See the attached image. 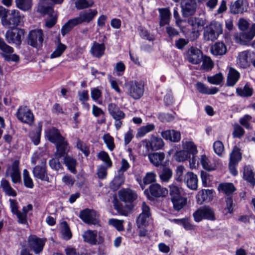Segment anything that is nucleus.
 <instances>
[{
	"label": "nucleus",
	"instance_id": "obj_53",
	"mask_svg": "<svg viewBox=\"0 0 255 255\" xmlns=\"http://www.w3.org/2000/svg\"><path fill=\"white\" fill-rule=\"evenodd\" d=\"M67 47L64 44L59 43L54 51L51 54L50 58L53 59L60 57L66 50Z\"/></svg>",
	"mask_w": 255,
	"mask_h": 255
},
{
	"label": "nucleus",
	"instance_id": "obj_34",
	"mask_svg": "<svg viewBox=\"0 0 255 255\" xmlns=\"http://www.w3.org/2000/svg\"><path fill=\"white\" fill-rule=\"evenodd\" d=\"M245 0H237L231 3L230 10L232 14H236L243 13L246 9L244 7V2Z\"/></svg>",
	"mask_w": 255,
	"mask_h": 255
},
{
	"label": "nucleus",
	"instance_id": "obj_56",
	"mask_svg": "<svg viewBox=\"0 0 255 255\" xmlns=\"http://www.w3.org/2000/svg\"><path fill=\"white\" fill-rule=\"evenodd\" d=\"M98 158L104 162L107 167H111L112 166V161L107 152L104 151H100L97 155Z\"/></svg>",
	"mask_w": 255,
	"mask_h": 255
},
{
	"label": "nucleus",
	"instance_id": "obj_10",
	"mask_svg": "<svg viewBox=\"0 0 255 255\" xmlns=\"http://www.w3.org/2000/svg\"><path fill=\"white\" fill-rule=\"evenodd\" d=\"M80 217L83 222L88 224L97 225L99 223V215L92 210H83L80 213Z\"/></svg>",
	"mask_w": 255,
	"mask_h": 255
},
{
	"label": "nucleus",
	"instance_id": "obj_27",
	"mask_svg": "<svg viewBox=\"0 0 255 255\" xmlns=\"http://www.w3.org/2000/svg\"><path fill=\"white\" fill-rule=\"evenodd\" d=\"M45 136L48 140L54 143L61 141L64 137L61 135L59 130L54 128L47 130L45 132Z\"/></svg>",
	"mask_w": 255,
	"mask_h": 255
},
{
	"label": "nucleus",
	"instance_id": "obj_50",
	"mask_svg": "<svg viewBox=\"0 0 255 255\" xmlns=\"http://www.w3.org/2000/svg\"><path fill=\"white\" fill-rule=\"evenodd\" d=\"M169 194L171 199L178 198L181 196V188L177 186L175 183H172L169 186Z\"/></svg>",
	"mask_w": 255,
	"mask_h": 255
},
{
	"label": "nucleus",
	"instance_id": "obj_20",
	"mask_svg": "<svg viewBox=\"0 0 255 255\" xmlns=\"http://www.w3.org/2000/svg\"><path fill=\"white\" fill-rule=\"evenodd\" d=\"M82 236L85 242L92 245L99 244L102 241L100 237H99V241L98 240V233L97 231H86L84 233Z\"/></svg>",
	"mask_w": 255,
	"mask_h": 255
},
{
	"label": "nucleus",
	"instance_id": "obj_47",
	"mask_svg": "<svg viewBox=\"0 0 255 255\" xmlns=\"http://www.w3.org/2000/svg\"><path fill=\"white\" fill-rule=\"evenodd\" d=\"M241 159L242 154L240 149L238 147L235 146L230 154L229 162L238 164Z\"/></svg>",
	"mask_w": 255,
	"mask_h": 255
},
{
	"label": "nucleus",
	"instance_id": "obj_19",
	"mask_svg": "<svg viewBox=\"0 0 255 255\" xmlns=\"http://www.w3.org/2000/svg\"><path fill=\"white\" fill-rule=\"evenodd\" d=\"M120 200L126 203H131L135 200L137 195L134 192L129 189H124L119 192Z\"/></svg>",
	"mask_w": 255,
	"mask_h": 255
},
{
	"label": "nucleus",
	"instance_id": "obj_33",
	"mask_svg": "<svg viewBox=\"0 0 255 255\" xmlns=\"http://www.w3.org/2000/svg\"><path fill=\"white\" fill-rule=\"evenodd\" d=\"M56 144V156L58 157L63 156L69 151V146L67 141L64 137L61 141H59Z\"/></svg>",
	"mask_w": 255,
	"mask_h": 255
},
{
	"label": "nucleus",
	"instance_id": "obj_6",
	"mask_svg": "<svg viewBox=\"0 0 255 255\" xmlns=\"http://www.w3.org/2000/svg\"><path fill=\"white\" fill-rule=\"evenodd\" d=\"M141 210V213L136 220V224L138 228L146 227L148 225L151 216L150 208L145 202H143L142 204Z\"/></svg>",
	"mask_w": 255,
	"mask_h": 255
},
{
	"label": "nucleus",
	"instance_id": "obj_36",
	"mask_svg": "<svg viewBox=\"0 0 255 255\" xmlns=\"http://www.w3.org/2000/svg\"><path fill=\"white\" fill-rule=\"evenodd\" d=\"M148 141L151 147V150H159L164 145V141L161 138L154 135H152Z\"/></svg>",
	"mask_w": 255,
	"mask_h": 255
},
{
	"label": "nucleus",
	"instance_id": "obj_59",
	"mask_svg": "<svg viewBox=\"0 0 255 255\" xmlns=\"http://www.w3.org/2000/svg\"><path fill=\"white\" fill-rule=\"evenodd\" d=\"M124 220H118L116 219H110L108 221V224L115 227L119 231H124V227L123 226Z\"/></svg>",
	"mask_w": 255,
	"mask_h": 255
},
{
	"label": "nucleus",
	"instance_id": "obj_52",
	"mask_svg": "<svg viewBox=\"0 0 255 255\" xmlns=\"http://www.w3.org/2000/svg\"><path fill=\"white\" fill-rule=\"evenodd\" d=\"M17 7L24 11L29 10L32 6L31 0H15Z\"/></svg>",
	"mask_w": 255,
	"mask_h": 255
},
{
	"label": "nucleus",
	"instance_id": "obj_35",
	"mask_svg": "<svg viewBox=\"0 0 255 255\" xmlns=\"http://www.w3.org/2000/svg\"><path fill=\"white\" fill-rule=\"evenodd\" d=\"M196 88L200 93L203 94L213 95L217 93L219 91L218 88L212 87L209 88L201 82H197L196 84Z\"/></svg>",
	"mask_w": 255,
	"mask_h": 255
},
{
	"label": "nucleus",
	"instance_id": "obj_2",
	"mask_svg": "<svg viewBox=\"0 0 255 255\" xmlns=\"http://www.w3.org/2000/svg\"><path fill=\"white\" fill-rule=\"evenodd\" d=\"M222 32V24L218 21H213L204 28V38L206 41H214Z\"/></svg>",
	"mask_w": 255,
	"mask_h": 255
},
{
	"label": "nucleus",
	"instance_id": "obj_18",
	"mask_svg": "<svg viewBox=\"0 0 255 255\" xmlns=\"http://www.w3.org/2000/svg\"><path fill=\"white\" fill-rule=\"evenodd\" d=\"M181 7L183 15L188 16L195 12L196 4L194 0H183L181 3Z\"/></svg>",
	"mask_w": 255,
	"mask_h": 255
},
{
	"label": "nucleus",
	"instance_id": "obj_60",
	"mask_svg": "<svg viewBox=\"0 0 255 255\" xmlns=\"http://www.w3.org/2000/svg\"><path fill=\"white\" fill-rule=\"evenodd\" d=\"M190 155L183 149L175 153V159L178 162L184 161L190 157Z\"/></svg>",
	"mask_w": 255,
	"mask_h": 255
},
{
	"label": "nucleus",
	"instance_id": "obj_26",
	"mask_svg": "<svg viewBox=\"0 0 255 255\" xmlns=\"http://www.w3.org/2000/svg\"><path fill=\"white\" fill-rule=\"evenodd\" d=\"M108 110L110 115L114 120L124 119L125 117V114L115 104H109Z\"/></svg>",
	"mask_w": 255,
	"mask_h": 255
},
{
	"label": "nucleus",
	"instance_id": "obj_29",
	"mask_svg": "<svg viewBox=\"0 0 255 255\" xmlns=\"http://www.w3.org/2000/svg\"><path fill=\"white\" fill-rule=\"evenodd\" d=\"M149 192L151 195L155 197L165 196L168 192L165 188L162 187L158 184H153L149 187Z\"/></svg>",
	"mask_w": 255,
	"mask_h": 255
},
{
	"label": "nucleus",
	"instance_id": "obj_45",
	"mask_svg": "<svg viewBox=\"0 0 255 255\" xmlns=\"http://www.w3.org/2000/svg\"><path fill=\"white\" fill-rule=\"evenodd\" d=\"M206 23L205 19L197 17H191L188 20V23L194 29L203 27Z\"/></svg>",
	"mask_w": 255,
	"mask_h": 255
},
{
	"label": "nucleus",
	"instance_id": "obj_32",
	"mask_svg": "<svg viewBox=\"0 0 255 255\" xmlns=\"http://www.w3.org/2000/svg\"><path fill=\"white\" fill-rule=\"evenodd\" d=\"M243 177L244 180L250 183L252 186L255 185V173L252 166L249 165L244 167Z\"/></svg>",
	"mask_w": 255,
	"mask_h": 255
},
{
	"label": "nucleus",
	"instance_id": "obj_13",
	"mask_svg": "<svg viewBox=\"0 0 255 255\" xmlns=\"http://www.w3.org/2000/svg\"><path fill=\"white\" fill-rule=\"evenodd\" d=\"M19 120L23 123L30 124L33 121V115L26 107H20L16 113Z\"/></svg>",
	"mask_w": 255,
	"mask_h": 255
},
{
	"label": "nucleus",
	"instance_id": "obj_1",
	"mask_svg": "<svg viewBox=\"0 0 255 255\" xmlns=\"http://www.w3.org/2000/svg\"><path fill=\"white\" fill-rule=\"evenodd\" d=\"M98 11L96 9H90L81 12L79 16L68 21L62 27L61 33L65 35L73 27L82 23H89L97 15Z\"/></svg>",
	"mask_w": 255,
	"mask_h": 255
},
{
	"label": "nucleus",
	"instance_id": "obj_62",
	"mask_svg": "<svg viewBox=\"0 0 255 255\" xmlns=\"http://www.w3.org/2000/svg\"><path fill=\"white\" fill-rule=\"evenodd\" d=\"M23 178L24 185L27 188H32L34 186L33 182L27 169L23 171Z\"/></svg>",
	"mask_w": 255,
	"mask_h": 255
},
{
	"label": "nucleus",
	"instance_id": "obj_44",
	"mask_svg": "<svg viewBox=\"0 0 255 255\" xmlns=\"http://www.w3.org/2000/svg\"><path fill=\"white\" fill-rule=\"evenodd\" d=\"M64 163L72 173L75 174L76 173L77 161L76 159L71 156H66L64 158Z\"/></svg>",
	"mask_w": 255,
	"mask_h": 255
},
{
	"label": "nucleus",
	"instance_id": "obj_4",
	"mask_svg": "<svg viewBox=\"0 0 255 255\" xmlns=\"http://www.w3.org/2000/svg\"><path fill=\"white\" fill-rule=\"evenodd\" d=\"M129 95L134 99H139L144 93V85L141 82L129 81L126 84Z\"/></svg>",
	"mask_w": 255,
	"mask_h": 255
},
{
	"label": "nucleus",
	"instance_id": "obj_25",
	"mask_svg": "<svg viewBox=\"0 0 255 255\" xmlns=\"http://www.w3.org/2000/svg\"><path fill=\"white\" fill-rule=\"evenodd\" d=\"M214 197V192L212 190L204 189L199 192L196 198L197 202L201 204L203 202H210Z\"/></svg>",
	"mask_w": 255,
	"mask_h": 255
},
{
	"label": "nucleus",
	"instance_id": "obj_24",
	"mask_svg": "<svg viewBox=\"0 0 255 255\" xmlns=\"http://www.w3.org/2000/svg\"><path fill=\"white\" fill-rule=\"evenodd\" d=\"M240 73L235 68L230 67L227 75L226 85L229 87L234 86L239 81Z\"/></svg>",
	"mask_w": 255,
	"mask_h": 255
},
{
	"label": "nucleus",
	"instance_id": "obj_55",
	"mask_svg": "<svg viewBox=\"0 0 255 255\" xmlns=\"http://www.w3.org/2000/svg\"><path fill=\"white\" fill-rule=\"evenodd\" d=\"M61 233L63 239L65 240H68L71 239L72 237V233L70 230V229L66 223L64 222L61 224Z\"/></svg>",
	"mask_w": 255,
	"mask_h": 255
},
{
	"label": "nucleus",
	"instance_id": "obj_46",
	"mask_svg": "<svg viewBox=\"0 0 255 255\" xmlns=\"http://www.w3.org/2000/svg\"><path fill=\"white\" fill-rule=\"evenodd\" d=\"M237 94L244 97H251L253 95V90L248 84H246L243 88L236 89Z\"/></svg>",
	"mask_w": 255,
	"mask_h": 255
},
{
	"label": "nucleus",
	"instance_id": "obj_8",
	"mask_svg": "<svg viewBox=\"0 0 255 255\" xmlns=\"http://www.w3.org/2000/svg\"><path fill=\"white\" fill-rule=\"evenodd\" d=\"M46 239L38 238L36 236H30L28 238V247L33 251L36 255L42 252L45 245Z\"/></svg>",
	"mask_w": 255,
	"mask_h": 255
},
{
	"label": "nucleus",
	"instance_id": "obj_9",
	"mask_svg": "<svg viewBox=\"0 0 255 255\" xmlns=\"http://www.w3.org/2000/svg\"><path fill=\"white\" fill-rule=\"evenodd\" d=\"M43 41V33L41 29L31 30L28 35V43L34 47H39L42 46Z\"/></svg>",
	"mask_w": 255,
	"mask_h": 255
},
{
	"label": "nucleus",
	"instance_id": "obj_40",
	"mask_svg": "<svg viewBox=\"0 0 255 255\" xmlns=\"http://www.w3.org/2000/svg\"><path fill=\"white\" fill-rule=\"evenodd\" d=\"M218 190L227 195H230L235 190L236 188L232 183H223L220 184L218 186Z\"/></svg>",
	"mask_w": 255,
	"mask_h": 255
},
{
	"label": "nucleus",
	"instance_id": "obj_15",
	"mask_svg": "<svg viewBox=\"0 0 255 255\" xmlns=\"http://www.w3.org/2000/svg\"><path fill=\"white\" fill-rule=\"evenodd\" d=\"M37 11L41 13L52 15V17L46 21L45 26L48 28H51L55 25L56 22L57 16L55 15H53V9L52 7L44 6L42 4H39L37 7Z\"/></svg>",
	"mask_w": 255,
	"mask_h": 255
},
{
	"label": "nucleus",
	"instance_id": "obj_37",
	"mask_svg": "<svg viewBox=\"0 0 255 255\" xmlns=\"http://www.w3.org/2000/svg\"><path fill=\"white\" fill-rule=\"evenodd\" d=\"M155 126L153 124H148L145 126H142L137 130L136 137L140 138L144 136L148 133L153 131Z\"/></svg>",
	"mask_w": 255,
	"mask_h": 255
},
{
	"label": "nucleus",
	"instance_id": "obj_43",
	"mask_svg": "<svg viewBox=\"0 0 255 255\" xmlns=\"http://www.w3.org/2000/svg\"><path fill=\"white\" fill-rule=\"evenodd\" d=\"M0 187L3 189L6 195L9 196L15 197L16 192L10 186L9 182L5 179H2L0 181Z\"/></svg>",
	"mask_w": 255,
	"mask_h": 255
},
{
	"label": "nucleus",
	"instance_id": "obj_30",
	"mask_svg": "<svg viewBox=\"0 0 255 255\" xmlns=\"http://www.w3.org/2000/svg\"><path fill=\"white\" fill-rule=\"evenodd\" d=\"M150 162L155 166L158 167L162 165L165 155L163 152H154L148 155Z\"/></svg>",
	"mask_w": 255,
	"mask_h": 255
},
{
	"label": "nucleus",
	"instance_id": "obj_22",
	"mask_svg": "<svg viewBox=\"0 0 255 255\" xmlns=\"http://www.w3.org/2000/svg\"><path fill=\"white\" fill-rule=\"evenodd\" d=\"M250 54L248 51L240 52L237 57V64L241 68H246L250 66Z\"/></svg>",
	"mask_w": 255,
	"mask_h": 255
},
{
	"label": "nucleus",
	"instance_id": "obj_28",
	"mask_svg": "<svg viewBox=\"0 0 255 255\" xmlns=\"http://www.w3.org/2000/svg\"><path fill=\"white\" fill-rule=\"evenodd\" d=\"M105 46L104 43H99L96 41L93 42L90 49V53L95 57L101 58L105 53Z\"/></svg>",
	"mask_w": 255,
	"mask_h": 255
},
{
	"label": "nucleus",
	"instance_id": "obj_12",
	"mask_svg": "<svg viewBox=\"0 0 255 255\" xmlns=\"http://www.w3.org/2000/svg\"><path fill=\"white\" fill-rule=\"evenodd\" d=\"M255 36V23H252L248 32H242L236 36V40L242 44H246Z\"/></svg>",
	"mask_w": 255,
	"mask_h": 255
},
{
	"label": "nucleus",
	"instance_id": "obj_39",
	"mask_svg": "<svg viewBox=\"0 0 255 255\" xmlns=\"http://www.w3.org/2000/svg\"><path fill=\"white\" fill-rule=\"evenodd\" d=\"M160 20L159 24L161 26L168 24L170 20L171 13L168 8H159Z\"/></svg>",
	"mask_w": 255,
	"mask_h": 255
},
{
	"label": "nucleus",
	"instance_id": "obj_42",
	"mask_svg": "<svg viewBox=\"0 0 255 255\" xmlns=\"http://www.w3.org/2000/svg\"><path fill=\"white\" fill-rule=\"evenodd\" d=\"M151 150L150 143L148 139L142 140L138 145L139 152L143 156L148 155L149 151Z\"/></svg>",
	"mask_w": 255,
	"mask_h": 255
},
{
	"label": "nucleus",
	"instance_id": "obj_51",
	"mask_svg": "<svg viewBox=\"0 0 255 255\" xmlns=\"http://www.w3.org/2000/svg\"><path fill=\"white\" fill-rule=\"evenodd\" d=\"M13 48L11 47V51L9 52L6 51L3 54H2L1 55L6 61L17 62L19 60V57L17 54H13Z\"/></svg>",
	"mask_w": 255,
	"mask_h": 255
},
{
	"label": "nucleus",
	"instance_id": "obj_21",
	"mask_svg": "<svg viewBox=\"0 0 255 255\" xmlns=\"http://www.w3.org/2000/svg\"><path fill=\"white\" fill-rule=\"evenodd\" d=\"M161 135L164 139L173 142H177L181 139L180 132L174 129L162 131L161 132Z\"/></svg>",
	"mask_w": 255,
	"mask_h": 255
},
{
	"label": "nucleus",
	"instance_id": "obj_7",
	"mask_svg": "<svg viewBox=\"0 0 255 255\" xmlns=\"http://www.w3.org/2000/svg\"><path fill=\"white\" fill-rule=\"evenodd\" d=\"M19 161L15 160L11 166H7L5 171L6 177L10 176L11 180L14 183L20 181V173L19 169Z\"/></svg>",
	"mask_w": 255,
	"mask_h": 255
},
{
	"label": "nucleus",
	"instance_id": "obj_49",
	"mask_svg": "<svg viewBox=\"0 0 255 255\" xmlns=\"http://www.w3.org/2000/svg\"><path fill=\"white\" fill-rule=\"evenodd\" d=\"M46 158L43 157L40 153H34L31 158V162L34 165H46Z\"/></svg>",
	"mask_w": 255,
	"mask_h": 255
},
{
	"label": "nucleus",
	"instance_id": "obj_41",
	"mask_svg": "<svg viewBox=\"0 0 255 255\" xmlns=\"http://www.w3.org/2000/svg\"><path fill=\"white\" fill-rule=\"evenodd\" d=\"M200 163L202 165V167L207 171H212L216 168V165L212 163L209 158L205 154L201 156Z\"/></svg>",
	"mask_w": 255,
	"mask_h": 255
},
{
	"label": "nucleus",
	"instance_id": "obj_5",
	"mask_svg": "<svg viewBox=\"0 0 255 255\" xmlns=\"http://www.w3.org/2000/svg\"><path fill=\"white\" fill-rule=\"evenodd\" d=\"M24 35V31L22 29L13 28L6 32L5 38L8 43H14L16 45H19Z\"/></svg>",
	"mask_w": 255,
	"mask_h": 255
},
{
	"label": "nucleus",
	"instance_id": "obj_31",
	"mask_svg": "<svg viewBox=\"0 0 255 255\" xmlns=\"http://www.w3.org/2000/svg\"><path fill=\"white\" fill-rule=\"evenodd\" d=\"M227 47L222 42H217L211 47V53L215 56H222L226 53Z\"/></svg>",
	"mask_w": 255,
	"mask_h": 255
},
{
	"label": "nucleus",
	"instance_id": "obj_58",
	"mask_svg": "<svg viewBox=\"0 0 255 255\" xmlns=\"http://www.w3.org/2000/svg\"><path fill=\"white\" fill-rule=\"evenodd\" d=\"M103 139L108 148L112 151L115 147L114 138L109 134L106 133L103 135Z\"/></svg>",
	"mask_w": 255,
	"mask_h": 255
},
{
	"label": "nucleus",
	"instance_id": "obj_23",
	"mask_svg": "<svg viewBox=\"0 0 255 255\" xmlns=\"http://www.w3.org/2000/svg\"><path fill=\"white\" fill-rule=\"evenodd\" d=\"M184 181L187 186L190 189L196 190L198 187V178L196 174L188 172L184 175Z\"/></svg>",
	"mask_w": 255,
	"mask_h": 255
},
{
	"label": "nucleus",
	"instance_id": "obj_38",
	"mask_svg": "<svg viewBox=\"0 0 255 255\" xmlns=\"http://www.w3.org/2000/svg\"><path fill=\"white\" fill-rule=\"evenodd\" d=\"M182 148L191 155H195L197 153V149L195 144L191 141L183 140L182 141Z\"/></svg>",
	"mask_w": 255,
	"mask_h": 255
},
{
	"label": "nucleus",
	"instance_id": "obj_48",
	"mask_svg": "<svg viewBox=\"0 0 255 255\" xmlns=\"http://www.w3.org/2000/svg\"><path fill=\"white\" fill-rule=\"evenodd\" d=\"M174 209L176 211H179L182 209L187 203L186 198L180 197L171 200Z\"/></svg>",
	"mask_w": 255,
	"mask_h": 255
},
{
	"label": "nucleus",
	"instance_id": "obj_57",
	"mask_svg": "<svg viewBox=\"0 0 255 255\" xmlns=\"http://www.w3.org/2000/svg\"><path fill=\"white\" fill-rule=\"evenodd\" d=\"M172 176L171 169L168 168H164L159 175L160 180L162 182H168Z\"/></svg>",
	"mask_w": 255,
	"mask_h": 255
},
{
	"label": "nucleus",
	"instance_id": "obj_16",
	"mask_svg": "<svg viewBox=\"0 0 255 255\" xmlns=\"http://www.w3.org/2000/svg\"><path fill=\"white\" fill-rule=\"evenodd\" d=\"M21 16L18 10L13 9L11 11L9 19H2L3 26L9 27L12 25L15 26L18 24L21 20Z\"/></svg>",
	"mask_w": 255,
	"mask_h": 255
},
{
	"label": "nucleus",
	"instance_id": "obj_64",
	"mask_svg": "<svg viewBox=\"0 0 255 255\" xmlns=\"http://www.w3.org/2000/svg\"><path fill=\"white\" fill-rule=\"evenodd\" d=\"M156 174L154 172H147L143 179L144 184H149L155 181Z\"/></svg>",
	"mask_w": 255,
	"mask_h": 255
},
{
	"label": "nucleus",
	"instance_id": "obj_63",
	"mask_svg": "<svg viewBox=\"0 0 255 255\" xmlns=\"http://www.w3.org/2000/svg\"><path fill=\"white\" fill-rule=\"evenodd\" d=\"M214 152L219 156H222L224 153V146L221 141L218 140L214 142L213 144Z\"/></svg>",
	"mask_w": 255,
	"mask_h": 255
},
{
	"label": "nucleus",
	"instance_id": "obj_14",
	"mask_svg": "<svg viewBox=\"0 0 255 255\" xmlns=\"http://www.w3.org/2000/svg\"><path fill=\"white\" fill-rule=\"evenodd\" d=\"M32 173L34 178L41 181L47 182H50L49 178L47 174L46 165H36L32 169Z\"/></svg>",
	"mask_w": 255,
	"mask_h": 255
},
{
	"label": "nucleus",
	"instance_id": "obj_61",
	"mask_svg": "<svg viewBox=\"0 0 255 255\" xmlns=\"http://www.w3.org/2000/svg\"><path fill=\"white\" fill-rule=\"evenodd\" d=\"M223 76L221 73H218L213 76L208 77V81L214 85H220L223 81Z\"/></svg>",
	"mask_w": 255,
	"mask_h": 255
},
{
	"label": "nucleus",
	"instance_id": "obj_3",
	"mask_svg": "<svg viewBox=\"0 0 255 255\" xmlns=\"http://www.w3.org/2000/svg\"><path fill=\"white\" fill-rule=\"evenodd\" d=\"M194 220L196 222H199L203 219L213 221L215 220L214 210L208 206L201 207L193 214Z\"/></svg>",
	"mask_w": 255,
	"mask_h": 255
},
{
	"label": "nucleus",
	"instance_id": "obj_11",
	"mask_svg": "<svg viewBox=\"0 0 255 255\" xmlns=\"http://www.w3.org/2000/svg\"><path fill=\"white\" fill-rule=\"evenodd\" d=\"M203 54L202 51L197 48L191 47L186 52V59L193 64H198L202 61Z\"/></svg>",
	"mask_w": 255,
	"mask_h": 255
},
{
	"label": "nucleus",
	"instance_id": "obj_54",
	"mask_svg": "<svg viewBox=\"0 0 255 255\" xmlns=\"http://www.w3.org/2000/svg\"><path fill=\"white\" fill-rule=\"evenodd\" d=\"M245 130L238 124L233 125V131L232 136L234 138H241L245 134Z\"/></svg>",
	"mask_w": 255,
	"mask_h": 255
},
{
	"label": "nucleus",
	"instance_id": "obj_17",
	"mask_svg": "<svg viewBox=\"0 0 255 255\" xmlns=\"http://www.w3.org/2000/svg\"><path fill=\"white\" fill-rule=\"evenodd\" d=\"M129 167L130 164L128 161L123 158L121 160V166L118 170L119 176L116 177L113 181L114 183L117 186H120L124 182L125 178L123 176V173L127 171Z\"/></svg>",
	"mask_w": 255,
	"mask_h": 255
}]
</instances>
